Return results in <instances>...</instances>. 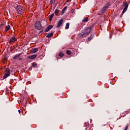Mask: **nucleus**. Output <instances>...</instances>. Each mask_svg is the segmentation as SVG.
Listing matches in <instances>:
<instances>
[{
    "label": "nucleus",
    "mask_w": 130,
    "mask_h": 130,
    "mask_svg": "<svg viewBox=\"0 0 130 130\" xmlns=\"http://www.w3.org/2000/svg\"><path fill=\"white\" fill-rule=\"evenodd\" d=\"M35 27L37 30H41L42 29V25L39 21H37L35 24Z\"/></svg>",
    "instance_id": "nucleus-1"
},
{
    "label": "nucleus",
    "mask_w": 130,
    "mask_h": 130,
    "mask_svg": "<svg viewBox=\"0 0 130 130\" xmlns=\"http://www.w3.org/2000/svg\"><path fill=\"white\" fill-rule=\"evenodd\" d=\"M10 68H6L5 71V74L3 76V79H7L9 76L10 75Z\"/></svg>",
    "instance_id": "nucleus-2"
},
{
    "label": "nucleus",
    "mask_w": 130,
    "mask_h": 130,
    "mask_svg": "<svg viewBox=\"0 0 130 130\" xmlns=\"http://www.w3.org/2000/svg\"><path fill=\"white\" fill-rule=\"evenodd\" d=\"M91 30H92V26L87 27L84 29V32L87 35H89V34H90V32H91Z\"/></svg>",
    "instance_id": "nucleus-3"
},
{
    "label": "nucleus",
    "mask_w": 130,
    "mask_h": 130,
    "mask_svg": "<svg viewBox=\"0 0 130 130\" xmlns=\"http://www.w3.org/2000/svg\"><path fill=\"white\" fill-rule=\"evenodd\" d=\"M16 10L17 12H18L19 14H22L24 13V9H23V7H21L20 6H17Z\"/></svg>",
    "instance_id": "nucleus-4"
},
{
    "label": "nucleus",
    "mask_w": 130,
    "mask_h": 130,
    "mask_svg": "<svg viewBox=\"0 0 130 130\" xmlns=\"http://www.w3.org/2000/svg\"><path fill=\"white\" fill-rule=\"evenodd\" d=\"M16 41H17V39L15 36H13L9 40V43L10 44H12V43H15Z\"/></svg>",
    "instance_id": "nucleus-5"
},
{
    "label": "nucleus",
    "mask_w": 130,
    "mask_h": 130,
    "mask_svg": "<svg viewBox=\"0 0 130 130\" xmlns=\"http://www.w3.org/2000/svg\"><path fill=\"white\" fill-rule=\"evenodd\" d=\"M63 23V19H60L58 20L57 25L56 26V28H59L61 25H62V23Z\"/></svg>",
    "instance_id": "nucleus-6"
},
{
    "label": "nucleus",
    "mask_w": 130,
    "mask_h": 130,
    "mask_svg": "<svg viewBox=\"0 0 130 130\" xmlns=\"http://www.w3.org/2000/svg\"><path fill=\"white\" fill-rule=\"evenodd\" d=\"M37 57V54H33L30 56H27L28 59H35Z\"/></svg>",
    "instance_id": "nucleus-7"
},
{
    "label": "nucleus",
    "mask_w": 130,
    "mask_h": 130,
    "mask_svg": "<svg viewBox=\"0 0 130 130\" xmlns=\"http://www.w3.org/2000/svg\"><path fill=\"white\" fill-rule=\"evenodd\" d=\"M87 36L88 35L86 34V32L79 34V37H80V38H84L85 37H87Z\"/></svg>",
    "instance_id": "nucleus-8"
},
{
    "label": "nucleus",
    "mask_w": 130,
    "mask_h": 130,
    "mask_svg": "<svg viewBox=\"0 0 130 130\" xmlns=\"http://www.w3.org/2000/svg\"><path fill=\"white\" fill-rule=\"evenodd\" d=\"M52 25H49L45 30V32H48L49 30H51V29H52Z\"/></svg>",
    "instance_id": "nucleus-9"
},
{
    "label": "nucleus",
    "mask_w": 130,
    "mask_h": 130,
    "mask_svg": "<svg viewBox=\"0 0 130 130\" xmlns=\"http://www.w3.org/2000/svg\"><path fill=\"white\" fill-rule=\"evenodd\" d=\"M21 55H22V53L17 54L13 57V59H17V58H19Z\"/></svg>",
    "instance_id": "nucleus-10"
},
{
    "label": "nucleus",
    "mask_w": 130,
    "mask_h": 130,
    "mask_svg": "<svg viewBox=\"0 0 130 130\" xmlns=\"http://www.w3.org/2000/svg\"><path fill=\"white\" fill-rule=\"evenodd\" d=\"M127 8H128V5L127 4H126L125 5L124 8L123 9L122 14H124V13H125V12H126V11L127 10Z\"/></svg>",
    "instance_id": "nucleus-11"
},
{
    "label": "nucleus",
    "mask_w": 130,
    "mask_h": 130,
    "mask_svg": "<svg viewBox=\"0 0 130 130\" xmlns=\"http://www.w3.org/2000/svg\"><path fill=\"white\" fill-rule=\"evenodd\" d=\"M67 9H68V7H67V6H66L65 7H64L63 8V9L62 10L61 12V16H62L64 14L65 12H66V10H67Z\"/></svg>",
    "instance_id": "nucleus-12"
},
{
    "label": "nucleus",
    "mask_w": 130,
    "mask_h": 130,
    "mask_svg": "<svg viewBox=\"0 0 130 130\" xmlns=\"http://www.w3.org/2000/svg\"><path fill=\"white\" fill-rule=\"evenodd\" d=\"M54 16V14L52 13V14H51V16H49V20L50 22H51L52 21V19H53V17Z\"/></svg>",
    "instance_id": "nucleus-13"
},
{
    "label": "nucleus",
    "mask_w": 130,
    "mask_h": 130,
    "mask_svg": "<svg viewBox=\"0 0 130 130\" xmlns=\"http://www.w3.org/2000/svg\"><path fill=\"white\" fill-rule=\"evenodd\" d=\"M10 29H11V26H10V25H7L5 27L6 32H8V31H9V30H10Z\"/></svg>",
    "instance_id": "nucleus-14"
},
{
    "label": "nucleus",
    "mask_w": 130,
    "mask_h": 130,
    "mask_svg": "<svg viewBox=\"0 0 130 130\" xmlns=\"http://www.w3.org/2000/svg\"><path fill=\"white\" fill-rule=\"evenodd\" d=\"M38 51V48H34L32 49V50L31 51V53H36Z\"/></svg>",
    "instance_id": "nucleus-15"
},
{
    "label": "nucleus",
    "mask_w": 130,
    "mask_h": 130,
    "mask_svg": "<svg viewBox=\"0 0 130 130\" xmlns=\"http://www.w3.org/2000/svg\"><path fill=\"white\" fill-rule=\"evenodd\" d=\"M108 8V6H105V7H104L101 10L102 13H104V12L106 11V9H107Z\"/></svg>",
    "instance_id": "nucleus-16"
},
{
    "label": "nucleus",
    "mask_w": 130,
    "mask_h": 130,
    "mask_svg": "<svg viewBox=\"0 0 130 130\" xmlns=\"http://www.w3.org/2000/svg\"><path fill=\"white\" fill-rule=\"evenodd\" d=\"M89 21V18L88 17H85L83 18L82 20L83 23H85V22H88Z\"/></svg>",
    "instance_id": "nucleus-17"
},
{
    "label": "nucleus",
    "mask_w": 130,
    "mask_h": 130,
    "mask_svg": "<svg viewBox=\"0 0 130 130\" xmlns=\"http://www.w3.org/2000/svg\"><path fill=\"white\" fill-rule=\"evenodd\" d=\"M53 36V33H50L46 36L47 38H50Z\"/></svg>",
    "instance_id": "nucleus-18"
},
{
    "label": "nucleus",
    "mask_w": 130,
    "mask_h": 130,
    "mask_svg": "<svg viewBox=\"0 0 130 130\" xmlns=\"http://www.w3.org/2000/svg\"><path fill=\"white\" fill-rule=\"evenodd\" d=\"M84 126L85 127V130H87L88 127H89V123L85 122L84 124Z\"/></svg>",
    "instance_id": "nucleus-19"
},
{
    "label": "nucleus",
    "mask_w": 130,
    "mask_h": 130,
    "mask_svg": "<svg viewBox=\"0 0 130 130\" xmlns=\"http://www.w3.org/2000/svg\"><path fill=\"white\" fill-rule=\"evenodd\" d=\"M54 14L56 16H57V15L59 14V10H58V9H56L54 11Z\"/></svg>",
    "instance_id": "nucleus-20"
},
{
    "label": "nucleus",
    "mask_w": 130,
    "mask_h": 130,
    "mask_svg": "<svg viewBox=\"0 0 130 130\" xmlns=\"http://www.w3.org/2000/svg\"><path fill=\"white\" fill-rule=\"evenodd\" d=\"M93 39V35H91L90 36L88 39V41L90 42Z\"/></svg>",
    "instance_id": "nucleus-21"
},
{
    "label": "nucleus",
    "mask_w": 130,
    "mask_h": 130,
    "mask_svg": "<svg viewBox=\"0 0 130 130\" xmlns=\"http://www.w3.org/2000/svg\"><path fill=\"white\" fill-rule=\"evenodd\" d=\"M66 53L67 54H68V55H71V54H72V51H71L70 50H67L66 51Z\"/></svg>",
    "instance_id": "nucleus-22"
},
{
    "label": "nucleus",
    "mask_w": 130,
    "mask_h": 130,
    "mask_svg": "<svg viewBox=\"0 0 130 130\" xmlns=\"http://www.w3.org/2000/svg\"><path fill=\"white\" fill-rule=\"evenodd\" d=\"M59 56H60V57H63V56H64V54L62 52H60L59 53Z\"/></svg>",
    "instance_id": "nucleus-23"
},
{
    "label": "nucleus",
    "mask_w": 130,
    "mask_h": 130,
    "mask_svg": "<svg viewBox=\"0 0 130 130\" xmlns=\"http://www.w3.org/2000/svg\"><path fill=\"white\" fill-rule=\"evenodd\" d=\"M70 28V23H68L66 24L65 29H69Z\"/></svg>",
    "instance_id": "nucleus-24"
},
{
    "label": "nucleus",
    "mask_w": 130,
    "mask_h": 130,
    "mask_svg": "<svg viewBox=\"0 0 130 130\" xmlns=\"http://www.w3.org/2000/svg\"><path fill=\"white\" fill-rule=\"evenodd\" d=\"M54 3H55V0H50V4L51 5H53Z\"/></svg>",
    "instance_id": "nucleus-25"
},
{
    "label": "nucleus",
    "mask_w": 130,
    "mask_h": 130,
    "mask_svg": "<svg viewBox=\"0 0 130 130\" xmlns=\"http://www.w3.org/2000/svg\"><path fill=\"white\" fill-rule=\"evenodd\" d=\"M32 66L34 68H35V67H37V63L34 62V63H32Z\"/></svg>",
    "instance_id": "nucleus-26"
},
{
    "label": "nucleus",
    "mask_w": 130,
    "mask_h": 130,
    "mask_svg": "<svg viewBox=\"0 0 130 130\" xmlns=\"http://www.w3.org/2000/svg\"><path fill=\"white\" fill-rule=\"evenodd\" d=\"M128 128V124H127L126 126L124 128V130H127Z\"/></svg>",
    "instance_id": "nucleus-27"
},
{
    "label": "nucleus",
    "mask_w": 130,
    "mask_h": 130,
    "mask_svg": "<svg viewBox=\"0 0 130 130\" xmlns=\"http://www.w3.org/2000/svg\"><path fill=\"white\" fill-rule=\"evenodd\" d=\"M71 1H72V0H67L66 2V4H68V3H71Z\"/></svg>",
    "instance_id": "nucleus-28"
},
{
    "label": "nucleus",
    "mask_w": 130,
    "mask_h": 130,
    "mask_svg": "<svg viewBox=\"0 0 130 130\" xmlns=\"http://www.w3.org/2000/svg\"><path fill=\"white\" fill-rule=\"evenodd\" d=\"M110 127H111V128H113L114 127V126H112L111 124H110Z\"/></svg>",
    "instance_id": "nucleus-29"
},
{
    "label": "nucleus",
    "mask_w": 130,
    "mask_h": 130,
    "mask_svg": "<svg viewBox=\"0 0 130 130\" xmlns=\"http://www.w3.org/2000/svg\"><path fill=\"white\" fill-rule=\"evenodd\" d=\"M22 59H23V58L19 57V58H18V60H22Z\"/></svg>",
    "instance_id": "nucleus-30"
},
{
    "label": "nucleus",
    "mask_w": 130,
    "mask_h": 130,
    "mask_svg": "<svg viewBox=\"0 0 130 130\" xmlns=\"http://www.w3.org/2000/svg\"><path fill=\"white\" fill-rule=\"evenodd\" d=\"M3 26H4V24H1L0 25V28H2V27H3Z\"/></svg>",
    "instance_id": "nucleus-31"
},
{
    "label": "nucleus",
    "mask_w": 130,
    "mask_h": 130,
    "mask_svg": "<svg viewBox=\"0 0 130 130\" xmlns=\"http://www.w3.org/2000/svg\"><path fill=\"white\" fill-rule=\"evenodd\" d=\"M112 36V32L111 35L110 36V39H111Z\"/></svg>",
    "instance_id": "nucleus-32"
},
{
    "label": "nucleus",
    "mask_w": 130,
    "mask_h": 130,
    "mask_svg": "<svg viewBox=\"0 0 130 130\" xmlns=\"http://www.w3.org/2000/svg\"><path fill=\"white\" fill-rule=\"evenodd\" d=\"M18 112H19V113H21V110H19Z\"/></svg>",
    "instance_id": "nucleus-33"
},
{
    "label": "nucleus",
    "mask_w": 130,
    "mask_h": 130,
    "mask_svg": "<svg viewBox=\"0 0 130 130\" xmlns=\"http://www.w3.org/2000/svg\"><path fill=\"white\" fill-rule=\"evenodd\" d=\"M71 11H72V12H74V9H72Z\"/></svg>",
    "instance_id": "nucleus-34"
},
{
    "label": "nucleus",
    "mask_w": 130,
    "mask_h": 130,
    "mask_svg": "<svg viewBox=\"0 0 130 130\" xmlns=\"http://www.w3.org/2000/svg\"><path fill=\"white\" fill-rule=\"evenodd\" d=\"M41 32H43V31H40V33H41Z\"/></svg>",
    "instance_id": "nucleus-35"
},
{
    "label": "nucleus",
    "mask_w": 130,
    "mask_h": 130,
    "mask_svg": "<svg viewBox=\"0 0 130 130\" xmlns=\"http://www.w3.org/2000/svg\"><path fill=\"white\" fill-rule=\"evenodd\" d=\"M80 1H82V0H80Z\"/></svg>",
    "instance_id": "nucleus-36"
}]
</instances>
